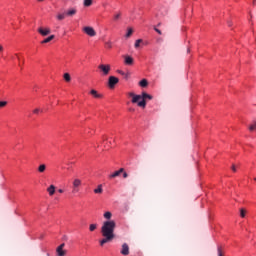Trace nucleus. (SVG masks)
<instances>
[{"label": "nucleus", "instance_id": "obj_1", "mask_svg": "<svg viewBox=\"0 0 256 256\" xmlns=\"http://www.w3.org/2000/svg\"><path fill=\"white\" fill-rule=\"evenodd\" d=\"M115 227H117L115 220H108L103 223L101 233L104 238L100 240L101 247H103L105 243H111V241L115 239Z\"/></svg>", "mask_w": 256, "mask_h": 256}, {"label": "nucleus", "instance_id": "obj_2", "mask_svg": "<svg viewBox=\"0 0 256 256\" xmlns=\"http://www.w3.org/2000/svg\"><path fill=\"white\" fill-rule=\"evenodd\" d=\"M129 97H132V103H138V107H143V109H145L147 106V102L145 100L153 99V96L147 94L146 92H143L142 95H137L133 92H130Z\"/></svg>", "mask_w": 256, "mask_h": 256}, {"label": "nucleus", "instance_id": "obj_3", "mask_svg": "<svg viewBox=\"0 0 256 256\" xmlns=\"http://www.w3.org/2000/svg\"><path fill=\"white\" fill-rule=\"evenodd\" d=\"M82 181L79 178H75L72 182V193H79V187H81Z\"/></svg>", "mask_w": 256, "mask_h": 256}, {"label": "nucleus", "instance_id": "obj_4", "mask_svg": "<svg viewBox=\"0 0 256 256\" xmlns=\"http://www.w3.org/2000/svg\"><path fill=\"white\" fill-rule=\"evenodd\" d=\"M56 255L57 256H65V255H67V250H65V243L60 244L56 248Z\"/></svg>", "mask_w": 256, "mask_h": 256}, {"label": "nucleus", "instance_id": "obj_5", "mask_svg": "<svg viewBox=\"0 0 256 256\" xmlns=\"http://www.w3.org/2000/svg\"><path fill=\"white\" fill-rule=\"evenodd\" d=\"M38 33L42 35V37H47V35H51V28L49 27H40L38 28Z\"/></svg>", "mask_w": 256, "mask_h": 256}, {"label": "nucleus", "instance_id": "obj_6", "mask_svg": "<svg viewBox=\"0 0 256 256\" xmlns=\"http://www.w3.org/2000/svg\"><path fill=\"white\" fill-rule=\"evenodd\" d=\"M117 83H119V78H117L115 76L109 77L108 86L110 87V89H113L115 87V85H117Z\"/></svg>", "mask_w": 256, "mask_h": 256}, {"label": "nucleus", "instance_id": "obj_7", "mask_svg": "<svg viewBox=\"0 0 256 256\" xmlns=\"http://www.w3.org/2000/svg\"><path fill=\"white\" fill-rule=\"evenodd\" d=\"M84 33H86V35H89V37H95V35H97V32H95V29H93V27L90 26H86L83 29Z\"/></svg>", "mask_w": 256, "mask_h": 256}, {"label": "nucleus", "instance_id": "obj_8", "mask_svg": "<svg viewBox=\"0 0 256 256\" xmlns=\"http://www.w3.org/2000/svg\"><path fill=\"white\" fill-rule=\"evenodd\" d=\"M98 69H101L104 75H109V71H111V66L101 64L98 66Z\"/></svg>", "mask_w": 256, "mask_h": 256}, {"label": "nucleus", "instance_id": "obj_9", "mask_svg": "<svg viewBox=\"0 0 256 256\" xmlns=\"http://www.w3.org/2000/svg\"><path fill=\"white\" fill-rule=\"evenodd\" d=\"M124 63L126 65H133L135 63V60L133 59V57L129 56V55H125L124 56Z\"/></svg>", "mask_w": 256, "mask_h": 256}, {"label": "nucleus", "instance_id": "obj_10", "mask_svg": "<svg viewBox=\"0 0 256 256\" xmlns=\"http://www.w3.org/2000/svg\"><path fill=\"white\" fill-rule=\"evenodd\" d=\"M90 95H92V97H94V99H103V94H99V92L95 89H92L90 91Z\"/></svg>", "mask_w": 256, "mask_h": 256}, {"label": "nucleus", "instance_id": "obj_11", "mask_svg": "<svg viewBox=\"0 0 256 256\" xmlns=\"http://www.w3.org/2000/svg\"><path fill=\"white\" fill-rule=\"evenodd\" d=\"M65 13H66V17H74V15H77V9L70 8Z\"/></svg>", "mask_w": 256, "mask_h": 256}, {"label": "nucleus", "instance_id": "obj_12", "mask_svg": "<svg viewBox=\"0 0 256 256\" xmlns=\"http://www.w3.org/2000/svg\"><path fill=\"white\" fill-rule=\"evenodd\" d=\"M121 255H129V245L127 243L122 245Z\"/></svg>", "mask_w": 256, "mask_h": 256}, {"label": "nucleus", "instance_id": "obj_13", "mask_svg": "<svg viewBox=\"0 0 256 256\" xmlns=\"http://www.w3.org/2000/svg\"><path fill=\"white\" fill-rule=\"evenodd\" d=\"M125 171L124 168H120L118 171H115L113 174L110 175V179H115V177H119L121 173Z\"/></svg>", "mask_w": 256, "mask_h": 256}, {"label": "nucleus", "instance_id": "obj_14", "mask_svg": "<svg viewBox=\"0 0 256 256\" xmlns=\"http://www.w3.org/2000/svg\"><path fill=\"white\" fill-rule=\"evenodd\" d=\"M53 39H55V35H50L48 38L44 39L41 44L45 45V43H51V41H53Z\"/></svg>", "mask_w": 256, "mask_h": 256}, {"label": "nucleus", "instance_id": "obj_15", "mask_svg": "<svg viewBox=\"0 0 256 256\" xmlns=\"http://www.w3.org/2000/svg\"><path fill=\"white\" fill-rule=\"evenodd\" d=\"M45 171H47V165L45 164H40L38 166V173H45Z\"/></svg>", "mask_w": 256, "mask_h": 256}, {"label": "nucleus", "instance_id": "obj_16", "mask_svg": "<svg viewBox=\"0 0 256 256\" xmlns=\"http://www.w3.org/2000/svg\"><path fill=\"white\" fill-rule=\"evenodd\" d=\"M47 191H48L50 197H52V195H55V185H50V186L47 188Z\"/></svg>", "mask_w": 256, "mask_h": 256}, {"label": "nucleus", "instance_id": "obj_17", "mask_svg": "<svg viewBox=\"0 0 256 256\" xmlns=\"http://www.w3.org/2000/svg\"><path fill=\"white\" fill-rule=\"evenodd\" d=\"M94 193H96V195H101V193H103V185H98V187L94 189Z\"/></svg>", "mask_w": 256, "mask_h": 256}, {"label": "nucleus", "instance_id": "obj_18", "mask_svg": "<svg viewBox=\"0 0 256 256\" xmlns=\"http://www.w3.org/2000/svg\"><path fill=\"white\" fill-rule=\"evenodd\" d=\"M83 5L84 7H91V5H93V0H84Z\"/></svg>", "mask_w": 256, "mask_h": 256}, {"label": "nucleus", "instance_id": "obj_19", "mask_svg": "<svg viewBox=\"0 0 256 256\" xmlns=\"http://www.w3.org/2000/svg\"><path fill=\"white\" fill-rule=\"evenodd\" d=\"M141 43H143V39L136 40L134 44L135 49H139V47H141Z\"/></svg>", "mask_w": 256, "mask_h": 256}, {"label": "nucleus", "instance_id": "obj_20", "mask_svg": "<svg viewBox=\"0 0 256 256\" xmlns=\"http://www.w3.org/2000/svg\"><path fill=\"white\" fill-rule=\"evenodd\" d=\"M140 87H147V85H149V82H147V79H142L139 82Z\"/></svg>", "mask_w": 256, "mask_h": 256}, {"label": "nucleus", "instance_id": "obj_21", "mask_svg": "<svg viewBox=\"0 0 256 256\" xmlns=\"http://www.w3.org/2000/svg\"><path fill=\"white\" fill-rule=\"evenodd\" d=\"M58 21H63V19H65V17H67L66 13H62V14H58L57 16Z\"/></svg>", "mask_w": 256, "mask_h": 256}, {"label": "nucleus", "instance_id": "obj_22", "mask_svg": "<svg viewBox=\"0 0 256 256\" xmlns=\"http://www.w3.org/2000/svg\"><path fill=\"white\" fill-rule=\"evenodd\" d=\"M247 215V210H245L244 208L240 209V217L245 218V216Z\"/></svg>", "mask_w": 256, "mask_h": 256}, {"label": "nucleus", "instance_id": "obj_23", "mask_svg": "<svg viewBox=\"0 0 256 256\" xmlns=\"http://www.w3.org/2000/svg\"><path fill=\"white\" fill-rule=\"evenodd\" d=\"M64 79H65V81H67L69 83V81H71V75L69 73H65Z\"/></svg>", "mask_w": 256, "mask_h": 256}, {"label": "nucleus", "instance_id": "obj_24", "mask_svg": "<svg viewBox=\"0 0 256 256\" xmlns=\"http://www.w3.org/2000/svg\"><path fill=\"white\" fill-rule=\"evenodd\" d=\"M112 215L113 214H111V212H106V213H104V218L105 219H111Z\"/></svg>", "mask_w": 256, "mask_h": 256}, {"label": "nucleus", "instance_id": "obj_25", "mask_svg": "<svg viewBox=\"0 0 256 256\" xmlns=\"http://www.w3.org/2000/svg\"><path fill=\"white\" fill-rule=\"evenodd\" d=\"M133 35V29L129 28L126 37L129 38Z\"/></svg>", "mask_w": 256, "mask_h": 256}, {"label": "nucleus", "instance_id": "obj_26", "mask_svg": "<svg viewBox=\"0 0 256 256\" xmlns=\"http://www.w3.org/2000/svg\"><path fill=\"white\" fill-rule=\"evenodd\" d=\"M89 229L90 231H95V229H97V224H91Z\"/></svg>", "mask_w": 256, "mask_h": 256}, {"label": "nucleus", "instance_id": "obj_27", "mask_svg": "<svg viewBox=\"0 0 256 256\" xmlns=\"http://www.w3.org/2000/svg\"><path fill=\"white\" fill-rule=\"evenodd\" d=\"M105 45H106L107 49H111V47H113L111 41L106 42Z\"/></svg>", "mask_w": 256, "mask_h": 256}, {"label": "nucleus", "instance_id": "obj_28", "mask_svg": "<svg viewBox=\"0 0 256 256\" xmlns=\"http://www.w3.org/2000/svg\"><path fill=\"white\" fill-rule=\"evenodd\" d=\"M40 112H41V110L39 108H36V109L33 110V113L35 115H39Z\"/></svg>", "mask_w": 256, "mask_h": 256}, {"label": "nucleus", "instance_id": "obj_29", "mask_svg": "<svg viewBox=\"0 0 256 256\" xmlns=\"http://www.w3.org/2000/svg\"><path fill=\"white\" fill-rule=\"evenodd\" d=\"M7 105V101H0V107H5Z\"/></svg>", "mask_w": 256, "mask_h": 256}, {"label": "nucleus", "instance_id": "obj_30", "mask_svg": "<svg viewBox=\"0 0 256 256\" xmlns=\"http://www.w3.org/2000/svg\"><path fill=\"white\" fill-rule=\"evenodd\" d=\"M218 256H223V251L221 250V247H218Z\"/></svg>", "mask_w": 256, "mask_h": 256}, {"label": "nucleus", "instance_id": "obj_31", "mask_svg": "<svg viewBox=\"0 0 256 256\" xmlns=\"http://www.w3.org/2000/svg\"><path fill=\"white\" fill-rule=\"evenodd\" d=\"M154 31H156V33H158V35H162L163 33L161 32V30H159L158 28L154 27Z\"/></svg>", "mask_w": 256, "mask_h": 256}, {"label": "nucleus", "instance_id": "obj_32", "mask_svg": "<svg viewBox=\"0 0 256 256\" xmlns=\"http://www.w3.org/2000/svg\"><path fill=\"white\" fill-rule=\"evenodd\" d=\"M122 173H123V178L124 179H127L129 177V174H127V172L123 171Z\"/></svg>", "mask_w": 256, "mask_h": 256}, {"label": "nucleus", "instance_id": "obj_33", "mask_svg": "<svg viewBox=\"0 0 256 256\" xmlns=\"http://www.w3.org/2000/svg\"><path fill=\"white\" fill-rule=\"evenodd\" d=\"M119 17H121V13H118V14H116V15L114 16L115 21H117V20L119 19Z\"/></svg>", "mask_w": 256, "mask_h": 256}, {"label": "nucleus", "instance_id": "obj_34", "mask_svg": "<svg viewBox=\"0 0 256 256\" xmlns=\"http://www.w3.org/2000/svg\"><path fill=\"white\" fill-rule=\"evenodd\" d=\"M232 171L235 173L237 172V168L235 167V165H232Z\"/></svg>", "mask_w": 256, "mask_h": 256}, {"label": "nucleus", "instance_id": "obj_35", "mask_svg": "<svg viewBox=\"0 0 256 256\" xmlns=\"http://www.w3.org/2000/svg\"><path fill=\"white\" fill-rule=\"evenodd\" d=\"M118 73H119L120 75H125V72H123L122 70H119Z\"/></svg>", "mask_w": 256, "mask_h": 256}, {"label": "nucleus", "instance_id": "obj_36", "mask_svg": "<svg viewBox=\"0 0 256 256\" xmlns=\"http://www.w3.org/2000/svg\"><path fill=\"white\" fill-rule=\"evenodd\" d=\"M58 193H64L63 189H59Z\"/></svg>", "mask_w": 256, "mask_h": 256}, {"label": "nucleus", "instance_id": "obj_37", "mask_svg": "<svg viewBox=\"0 0 256 256\" xmlns=\"http://www.w3.org/2000/svg\"><path fill=\"white\" fill-rule=\"evenodd\" d=\"M3 51V45H0V53Z\"/></svg>", "mask_w": 256, "mask_h": 256}, {"label": "nucleus", "instance_id": "obj_38", "mask_svg": "<svg viewBox=\"0 0 256 256\" xmlns=\"http://www.w3.org/2000/svg\"><path fill=\"white\" fill-rule=\"evenodd\" d=\"M253 5H256V0H253Z\"/></svg>", "mask_w": 256, "mask_h": 256}, {"label": "nucleus", "instance_id": "obj_39", "mask_svg": "<svg viewBox=\"0 0 256 256\" xmlns=\"http://www.w3.org/2000/svg\"><path fill=\"white\" fill-rule=\"evenodd\" d=\"M68 165H73V162H68Z\"/></svg>", "mask_w": 256, "mask_h": 256}, {"label": "nucleus", "instance_id": "obj_40", "mask_svg": "<svg viewBox=\"0 0 256 256\" xmlns=\"http://www.w3.org/2000/svg\"><path fill=\"white\" fill-rule=\"evenodd\" d=\"M15 55H16V57H17L18 61H19V57H18V54H15Z\"/></svg>", "mask_w": 256, "mask_h": 256}, {"label": "nucleus", "instance_id": "obj_41", "mask_svg": "<svg viewBox=\"0 0 256 256\" xmlns=\"http://www.w3.org/2000/svg\"><path fill=\"white\" fill-rule=\"evenodd\" d=\"M67 169H68V171H71V167H68Z\"/></svg>", "mask_w": 256, "mask_h": 256}, {"label": "nucleus", "instance_id": "obj_42", "mask_svg": "<svg viewBox=\"0 0 256 256\" xmlns=\"http://www.w3.org/2000/svg\"><path fill=\"white\" fill-rule=\"evenodd\" d=\"M254 181H256V177L254 178Z\"/></svg>", "mask_w": 256, "mask_h": 256}]
</instances>
